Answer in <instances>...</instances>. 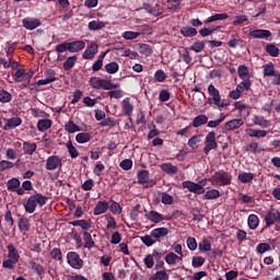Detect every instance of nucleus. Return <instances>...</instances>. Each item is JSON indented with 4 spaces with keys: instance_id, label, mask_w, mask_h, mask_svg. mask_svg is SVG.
Instances as JSON below:
<instances>
[{
    "instance_id": "nucleus-1",
    "label": "nucleus",
    "mask_w": 280,
    "mask_h": 280,
    "mask_svg": "<svg viewBox=\"0 0 280 280\" xmlns=\"http://www.w3.org/2000/svg\"><path fill=\"white\" fill-rule=\"evenodd\" d=\"M39 205L40 207H45L47 205V197L43 196L42 194H35L24 202V209L26 213H34L36 211V207Z\"/></svg>"
},
{
    "instance_id": "nucleus-2",
    "label": "nucleus",
    "mask_w": 280,
    "mask_h": 280,
    "mask_svg": "<svg viewBox=\"0 0 280 280\" xmlns=\"http://www.w3.org/2000/svg\"><path fill=\"white\" fill-rule=\"evenodd\" d=\"M89 82L90 86L96 91H100V89H103V91H113V89H119V84H115L106 79H101L100 77H92Z\"/></svg>"
},
{
    "instance_id": "nucleus-3",
    "label": "nucleus",
    "mask_w": 280,
    "mask_h": 280,
    "mask_svg": "<svg viewBox=\"0 0 280 280\" xmlns=\"http://www.w3.org/2000/svg\"><path fill=\"white\" fill-rule=\"evenodd\" d=\"M209 180H211V183H214V185L226 186L231 185V180H233V177L228 172L218 171L212 175L211 179Z\"/></svg>"
},
{
    "instance_id": "nucleus-4",
    "label": "nucleus",
    "mask_w": 280,
    "mask_h": 280,
    "mask_svg": "<svg viewBox=\"0 0 280 280\" xmlns=\"http://www.w3.org/2000/svg\"><path fill=\"white\" fill-rule=\"evenodd\" d=\"M208 93L210 95L209 103L213 104L218 108H224V101H222V96L220 95V90L215 88V85L210 84L208 86Z\"/></svg>"
},
{
    "instance_id": "nucleus-5",
    "label": "nucleus",
    "mask_w": 280,
    "mask_h": 280,
    "mask_svg": "<svg viewBox=\"0 0 280 280\" xmlns=\"http://www.w3.org/2000/svg\"><path fill=\"white\" fill-rule=\"evenodd\" d=\"M209 179H202L198 184L194 182H183L184 189H188L191 194L202 195L205 194V185Z\"/></svg>"
},
{
    "instance_id": "nucleus-6",
    "label": "nucleus",
    "mask_w": 280,
    "mask_h": 280,
    "mask_svg": "<svg viewBox=\"0 0 280 280\" xmlns=\"http://www.w3.org/2000/svg\"><path fill=\"white\" fill-rule=\"evenodd\" d=\"M67 262L74 270H81L84 267V260L80 258V255L75 252H70L67 254Z\"/></svg>"
},
{
    "instance_id": "nucleus-7",
    "label": "nucleus",
    "mask_w": 280,
    "mask_h": 280,
    "mask_svg": "<svg viewBox=\"0 0 280 280\" xmlns=\"http://www.w3.org/2000/svg\"><path fill=\"white\" fill-rule=\"evenodd\" d=\"M218 148V141L215 140V131H209L205 139L203 154H209L211 150Z\"/></svg>"
},
{
    "instance_id": "nucleus-8",
    "label": "nucleus",
    "mask_w": 280,
    "mask_h": 280,
    "mask_svg": "<svg viewBox=\"0 0 280 280\" xmlns=\"http://www.w3.org/2000/svg\"><path fill=\"white\" fill-rule=\"evenodd\" d=\"M62 167V159L58 155H50L46 160V170L48 172H54Z\"/></svg>"
},
{
    "instance_id": "nucleus-9",
    "label": "nucleus",
    "mask_w": 280,
    "mask_h": 280,
    "mask_svg": "<svg viewBox=\"0 0 280 280\" xmlns=\"http://www.w3.org/2000/svg\"><path fill=\"white\" fill-rule=\"evenodd\" d=\"M138 183L139 185H143V187H154L156 184L154 179H150V172L148 171L138 172Z\"/></svg>"
},
{
    "instance_id": "nucleus-10",
    "label": "nucleus",
    "mask_w": 280,
    "mask_h": 280,
    "mask_svg": "<svg viewBox=\"0 0 280 280\" xmlns=\"http://www.w3.org/2000/svg\"><path fill=\"white\" fill-rule=\"evenodd\" d=\"M100 49V46L97 43H92L83 52L82 58L84 60H93L95 56L97 55V51Z\"/></svg>"
},
{
    "instance_id": "nucleus-11",
    "label": "nucleus",
    "mask_w": 280,
    "mask_h": 280,
    "mask_svg": "<svg viewBox=\"0 0 280 280\" xmlns=\"http://www.w3.org/2000/svg\"><path fill=\"white\" fill-rule=\"evenodd\" d=\"M22 23L25 30H31V31L36 30V27H40V25H43L40 20L36 18H25L22 20Z\"/></svg>"
},
{
    "instance_id": "nucleus-12",
    "label": "nucleus",
    "mask_w": 280,
    "mask_h": 280,
    "mask_svg": "<svg viewBox=\"0 0 280 280\" xmlns=\"http://www.w3.org/2000/svg\"><path fill=\"white\" fill-rule=\"evenodd\" d=\"M233 106L236 110H238L241 117H248V115H250V107L246 103L237 101L233 104Z\"/></svg>"
},
{
    "instance_id": "nucleus-13",
    "label": "nucleus",
    "mask_w": 280,
    "mask_h": 280,
    "mask_svg": "<svg viewBox=\"0 0 280 280\" xmlns=\"http://www.w3.org/2000/svg\"><path fill=\"white\" fill-rule=\"evenodd\" d=\"M168 234H170V229L167 228H156L151 231V237H153L155 242L163 240V237H166V235Z\"/></svg>"
},
{
    "instance_id": "nucleus-14",
    "label": "nucleus",
    "mask_w": 280,
    "mask_h": 280,
    "mask_svg": "<svg viewBox=\"0 0 280 280\" xmlns=\"http://www.w3.org/2000/svg\"><path fill=\"white\" fill-rule=\"evenodd\" d=\"M86 47V44L83 40H74L68 43V48L70 54H78V51H82Z\"/></svg>"
},
{
    "instance_id": "nucleus-15",
    "label": "nucleus",
    "mask_w": 280,
    "mask_h": 280,
    "mask_svg": "<svg viewBox=\"0 0 280 280\" xmlns=\"http://www.w3.org/2000/svg\"><path fill=\"white\" fill-rule=\"evenodd\" d=\"M162 255L158 250H154L152 254H149L144 257L143 261L147 268H154V259H161Z\"/></svg>"
},
{
    "instance_id": "nucleus-16",
    "label": "nucleus",
    "mask_w": 280,
    "mask_h": 280,
    "mask_svg": "<svg viewBox=\"0 0 280 280\" xmlns=\"http://www.w3.org/2000/svg\"><path fill=\"white\" fill-rule=\"evenodd\" d=\"M121 108L124 115H126L127 117H130L132 113H135V105H132V103L130 102V97H126L125 100H122Z\"/></svg>"
},
{
    "instance_id": "nucleus-17",
    "label": "nucleus",
    "mask_w": 280,
    "mask_h": 280,
    "mask_svg": "<svg viewBox=\"0 0 280 280\" xmlns=\"http://www.w3.org/2000/svg\"><path fill=\"white\" fill-rule=\"evenodd\" d=\"M244 126V120L234 118L224 124V130H237Z\"/></svg>"
},
{
    "instance_id": "nucleus-18",
    "label": "nucleus",
    "mask_w": 280,
    "mask_h": 280,
    "mask_svg": "<svg viewBox=\"0 0 280 280\" xmlns=\"http://www.w3.org/2000/svg\"><path fill=\"white\" fill-rule=\"evenodd\" d=\"M147 220H149V222H153L154 224H159V222H163V220H165V217H163V214L151 210L149 213L145 214Z\"/></svg>"
},
{
    "instance_id": "nucleus-19",
    "label": "nucleus",
    "mask_w": 280,
    "mask_h": 280,
    "mask_svg": "<svg viewBox=\"0 0 280 280\" xmlns=\"http://www.w3.org/2000/svg\"><path fill=\"white\" fill-rule=\"evenodd\" d=\"M253 124L255 126H259L260 128H270L272 126V122L268 119H265L264 116H254L252 119Z\"/></svg>"
},
{
    "instance_id": "nucleus-20",
    "label": "nucleus",
    "mask_w": 280,
    "mask_h": 280,
    "mask_svg": "<svg viewBox=\"0 0 280 280\" xmlns=\"http://www.w3.org/2000/svg\"><path fill=\"white\" fill-rule=\"evenodd\" d=\"M21 124H23V120L20 117H12L7 120L3 130H14V128H18Z\"/></svg>"
},
{
    "instance_id": "nucleus-21",
    "label": "nucleus",
    "mask_w": 280,
    "mask_h": 280,
    "mask_svg": "<svg viewBox=\"0 0 280 280\" xmlns=\"http://www.w3.org/2000/svg\"><path fill=\"white\" fill-rule=\"evenodd\" d=\"M249 36H252V38H270L272 33L268 30H254L249 32Z\"/></svg>"
},
{
    "instance_id": "nucleus-22",
    "label": "nucleus",
    "mask_w": 280,
    "mask_h": 280,
    "mask_svg": "<svg viewBox=\"0 0 280 280\" xmlns=\"http://www.w3.org/2000/svg\"><path fill=\"white\" fill-rule=\"evenodd\" d=\"M109 205L107 201H98L94 208V215H102L108 211Z\"/></svg>"
},
{
    "instance_id": "nucleus-23",
    "label": "nucleus",
    "mask_w": 280,
    "mask_h": 280,
    "mask_svg": "<svg viewBox=\"0 0 280 280\" xmlns=\"http://www.w3.org/2000/svg\"><path fill=\"white\" fill-rule=\"evenodd\" d=\"M54 125V121H51V119H39L37 121V130H39V132H45L47 130H49V128H51V126Z\"/></svg>"
},
{
    "instance_id": "nucleus-24",
    "label": "nucleus",
    "mask_w": 280,
    "mask_h": 280,
    "mask_svg": "<svg viewBox=\"0 0 280 280\" xmlns=\"http://www.w3.org/2000/svg\"><path fill=\"white\" fill-rule=\"evenodd\" d=\"M165 261L168 266H176L178 261H183V256H178L174 252H171L166 255Z\"/></svg>"
},
{
    "instance_id": "nucleus-25",
    "label": "nucleus",
    "mask_w": 280,
    "mask_h": 280,
    "mask_svg": "<svg viewBox=\"0 0 280 280\" xmlns=\"http://www.w3.org/2000/svg\"><path fill=\"white\" fill-rule=\"evenodd\" d=\"M180 3H183V0H166V10L177 12V10H180Z\"/></svg>"
},
{
    "instance_id": "nucleus-26",
    "label": "nucleus",
    "mask_w": 280,
    "mask_h": 280,
    "mask_svg": "<svg viewBox=\"0 0 280 280\" xmlns=\"http://www.w3.org/2000/svg\"><path fill=\"white\" fill-rule=\"evenodd\" d=\"M277 71L275 70V63L268 62L262 66V74L264 78H270L271 75H275Z\"/></svg>"
},
{
    "instance_id": "nucleus-27",
    "label": "nucleus",
    "mask_w": 280,
    "mask_h": 280,
    "mask_svg": "<svg viewBox=\"0 0 280 280\" xmlns=\"http://www.w3.org/2000/svg\"><path fill=\"white\" fill-rule=\"evenodd\" d=\"M237 73L241 80H250V71H248V67L244 65L238 66Z\"/></svg>"
},
{
    "instance_id": "nucleus-28",
    "label": "nucleus",
    "mask_w": 280,
    "mask_h": 280,
    "mask_svg": "<svg viewBox=\"0 0 280 280\" xmlns=\"http://www.w3.org/2000/svg\"><path fill=\"white\" fill-rule=\"evenodd\" d=\"M78 62V56H71L66 59L63 62V71H71L75 63Z\"/></svg>"
},
{
    "instance_id": "nucleus-29",
    "label": "nucleus",
    "mask_w": 280,
    "mask_h": 280,
    "mask_svg": "<svg viewBox=\"0 0 280 280\" xmlns=\"http://www.w3.org/2000/svg\"><path fill=\"white\" fill-rule=\"evenodd\" d=\"M209 122V117L206 115H198L192 120V128H200V126H205V124Z\"/></svg>"
},
{
    "instance_id": "nucleus-30",
    "label": "nucleus",
    "mask_w": 280,
    "mask_h": 280,
    "mask_svg": "<svg viewBox=\"0 0 280 280\" xmlns=\"http://www.w3.org/2000/svg\"><path fill=\"white\" fill-rule=\"evenodd\" d=\"M36 148H38V145H36V143H31L27 141L23 142V151L25 154H28V156H32V154H34L36 152Z\"/></svg>"
},
{
    "instance_id": "nucleus-31",
    "label": "nucleus",
    "mask_w": 280,
    "mask_h": 280,
    "mask_svg": "<svg viewBox=\"0 0 280 280\" xmlns=\"http://www.w3.org/2000/svg\"><path fill=\"white\" fill-rule=\"evenodd\" d=\"M226 19H229V14L228 13H217L210 18H208L206 21H205V24H209V23H213L215 21H226Z\"/></svg>"
},
{
    "instance_id": "nucleus-32",
    "label": "nucleus",
    "mask_w": 280,
    "mask_h": 280,
    "mask_svg": "<svg viewBox=\"0 0 280 280\" xmlns=\"http://www.w3.org/2000/svg\"><path fill=\"white\" fill-rule=\"evenodd\" d=\"M161 170L170 175L178 174V166H174L172 163L162 164Z\"/></svg>"
},
{
    "instance_id": "nucleus-33",
    "label": "nucleus",
    "mask_w": 280,
    "mask_h": 280,
    "mask_svg": "<svg viewBox=\"0 0 280 280\" xmlns=\"http://www.w3.org/2000/svg\"><path fill=\"white\" fill-rule=\"evenodd\" d=\"M8 250H9V255H8V257H9V259H11V260H13V261H15V262H18L19 264V259H20V255H19V250H16V248L14 247V245H12V244H10V245H8Z\"/></svg>"
},
{
    "instance_id": "nucleus-34",
    "label": "nucleus",
    "mask_w": 280,
    "mask_h": 280,
    "mask_svg": "<svg viewBox=\"0 0 280 280\" xmlns=\"http://www.w3.org/2000/svg\"><path fill=\"white\" fill-rule=\"evenodd\" d=\"M89 30H91V32H97V30H104V27H106V23L102 22V21H91L88 25Z\"/></svg>"
},
{
    "instance_id": "nucleus-35",
    "label": "nucleus",
    "mask_w": 280,
    "mask_h": 280,
    "mask_svg": "<svg viewBox=\"0 0 280 280\" xmlns=\"http://www.w3.org/2000/svg\"><path fill=\"white\" fill-rule=\"evenodd\" d=\"M247 224L252 231H255L259 226V217L257 214H249L247 219Z\"/></svg>"
},
{
    "instance_id": "nucleus-36",
    "label": "nucleus",
    "mask_w": 280,
    "mask_h": 280,
    "mask_svg": "<svg viewBox=\"0 0 280 280\" xmlns=\"http://www.w3.org/2000/svg\"><path fill=\"white\" fill-rule=\"evenodd\" d=\"M105 71L106 73H109V75H115V73L119 71V63H117L116 61H112L105 65Z\"/></svg>"
},
{
    "instance_id": "nucleus-37",
    "label": "nucleus",
    "mask_w": 280,
    "mask_h": 280,
    "mask_svg": "<svg viewBox=\"0 0 280 280\" xmlns=\"http://www.w3.org/2000/svg\"><path fill=\"white\" fill-rule=\"evenodd\" d=\"M266 226H272L277 222V210L269 211L265 217Z\"/></svg>"
},
{
    "instance_id": "nucleus-38",
    "label": "nucleus",
    "mask_w": 280,
    "mask_h": 280,
    "mask_svg": "<svg viewBox=\"0 0 280 280\" xmlns=\"http://www.w3.org/2000/svg\"><path fill=\"white\" fill-rule=\"evenodd\" d=\"M105 220L107 222L106 224L107 231H115V229H117V221L115 220V217L110 214H106Z\"/></svg>"
},
{
    "instance_id": "nucleus-39",
    "label": "nucleus",
    "mask_w": 280,
    "mask_h": 280,
    "mask_svg": "<svg viewBox=\"0 0 280 280\" xmlns=\"http://www.w3.org/2000/svg\"><path fill=\"white\" fill-rule=\"evenodd\" d=\"M21 187V180H19V178H11L8 183H7V188L9 191H16V189H19Z\"/></svg>"
},
{
    "instance_id": "nucleus-40",
    "label": "nucleus",
    "mask_w": 280,
    "mask_h": 280,
    "mask_svg": "<svg viewBox=\"0 0 280 280\" xmlns=\"http://www.w3.org/2000/svg\"><path fill=\"white\" fill-rule=\"evenodd\" d=\"M84 240V248H94L95 242L93 241V236L89 232H84L83 234Z\"/></svg>"
},
{
    "instance_id": "nucleus-41",
    "label": "nucleus",
    "mask_w": 280,
    "mask_h": 280,
    "mask_svg": "<svg viewBox=\"0 0 280 280\" xmlns=\"http://www.w3.org/2000/svg\"><path fill=\"white\" fill-rule=\"evenodd\" d=\"M220 198V190L218 189H210L203 195V200H215Z\"/></svg>"
},
{
    "instance_id": "nucleus-42",
    "label": "nucleus",
    "mask_w": 280,
    "mask_h": 280,
    "mask_svg": "<svg viewBox=\"0 0 280 280\" xmlns=\"http://www.w3.org/2000/svg\"><path fill=\"white\" fill-rule=\"evenodd\" d=\"M65 130L69 132V135H73V132H80V127L73 122V120H69L66 126Z\"/></svg>"
},
{
    "instance_id": "nucleus-43",
    "label": "nucleus",
    "mask_w": 280,
    "mask_h": 280,
    "mask_svg": "<svg viewBox=\"0 0 280 280\" xmlns=\"http://www.w3.org/2000/svg\"><path fill=\"white\" fill-rule=\"evenodd\" d=\"M266 51L269 54V56H272V58L279 57L280 50L275 44H268L266 46Z\"/></svg>"
},
{
    "instance_id": "nucleus-44",
    "label": "nucleus",
    "mask_w": 280,
    "mask_h": 280,
    "mask_svg": "<svg viewBox=\"0 0 280 280\" xmlns=\"http://www.w3.org/2000/svg\"><path fill=\"white\" fill-rule=\"evenodd\" d=\"M109 211L114 215H121V211H122L121 205H119V202H117V201H110Z\"/></svg>"
},
{
    "instance_id": "nucleus-45",
    "label": "nucleus",
    "mask_w": 280,
    "mask_h": 280,
    "mask_svg": "<svg viewBox=\"0 0 280 280\" xmlns=\"http://www.w3.org/2000/svg\"><path fill=\"white\" fill-rule=\"evenodd\" d=\"M12 102V94L3 89L0 90V103L8 104Z\"/></svg>"
},
{
    "instance_id": "nucleus-46",
    "label": "nucleus",
    "mask_w": 280,
    "mask_h": 280,
    "mask_svg": "<svg viewBox=\"0 0 280 280\" xmlns=\"http://www.w3.org/2000/svg\"><path fill=\"white\" fill-rule=\"evenodd\" d=\"M253 178H255V175L253 173L243 172V173L238 174V180H240V183H243V184L250 183V180H253Z\"/></svg>"
},
{
    "instance_id": "nucleus-47",
    "label": "nucleus",
    "mask_w": 280,
    "mask_h": 280,
    "mask_svg": "<svg viewBox=\"0 0 280 280\" xmlns=\"http://www.w3.org/2000/svg\"><path fill=\"white\" fill-rule=\"evenodd\" d=\"M75 141L78 143H89V141H91V133L80 132V133L77 135Z\"/></svg>"
},
{
    "instance_id": "nucleus-48",
    "label": "nucleus",
    "mask_w": 280,
    "mask_h": 280,
    "mask_svg": "<svg viewBox=\"0 0 280 280\" xmlns=\"http://www.w3.org/2000/svg\"><path fill=\"white\" fill-rule=\"evenodd\" d=\"M250 86H253V82L250 80H243L238 85H236V89L242 93H245V91H250Z\"/></svg>"
},
{
    "instance_id": "nucleus-49",
    "label": "nucleus",
    "mask_w": 280,
    "mask_h": 280,
    "mask_svg": "<svg viewBox=\"0 0 280 280\" xmlns=\"http://www.w3.org/2000/svg\"><path fill=\"white\" fill-rule=\"evenodd\" d=\"M66 147H67V150H68L71 159H78V156H80V152L78 151V149H75L73 147V142L68 141Z\"/></svg>"
},
{
    "instance_id": "nucleus-50",
    "label": "nucleus",
    "mask_w": 280,
    "mask_h": 280,
    "mask_svg": "<svg viewBox=\"0 0 280 280\" xmlns=\"http://www.w3.org/2000/svg\"><path fill=\"white\" fill-rule=\"evenodd\" d=\"M202 141V136H192L188 140V145L191 148V150H196L198 148V143Z\"/></svg>"
},
{
    "instance_id": "nucleus-51",
    "label": "nucleus",
    "mask_w": 280,
    "mask_h": 280,
    "mask_svg": "<svg viewBox=\"0 0 280 280\" xmlns=\"http://www.w3.org/2000/svg\"><path fill=\"white\" fill-rule=\"evenodd\" d=\"M140 36L141 33L139 32L126 31L125 33H122V38H125V40H136V38Z\"/></svg>"
},
{
    "instance_id": "nucleus-52",
    "label": "nucleus",
    "mask_w": 280,
    "mask_h": 280,
    "mask_svg": "<svg viewBox=\"0 0 280 280\" xmlns=\"http://www.w3.org/2000/svg\"><path fill=\"white\" fill-rule=\"evenodd\" d=\"M199 250L201 253H209V250H211V242L207 238H203L200 243H199Z\"/></svg>"
},
{
    "instance_id": "nucleus-53",
    "label": "nucleus",
    "mask_w": 280,
    "mask_h": 280,
    "mask_svg": "<svg viewBox=\"0 0 280 280\" xmlns=\"http://www.w3.org/2000/svg\"><path fill=\"white\" fill-rule=\"evenodd\" d=\"M70 224H72V226H81L83 231H89V229H91V224H89V221L86 220L72 221Z\"/></svg>"
},
{
    "instance_id": "nucleus-54",
    "label": "nucleus",
    "mask_w": 280,
    "mask_h": 280,
    "mask_svg": "<svg viewBox=\"0 0 280 280\" xmlns=\"http://www.w3.org/2000/svg\"><path fill=\"white\" fill-rule=\"evenodd\" d=\"M218 30H220V26H212L210 28L205 27L199 31V34L203 37L211 36V34H213V32H218Z\"/></svg>"
},
{
    "instance_id": "nucleus-55",
    "label": "nucleus",
    "mask_w": 280,
    "mask_h": 280,
    "mask_svg": "<svg viewBox=\"0 0 280 280\" xmlns=\"http://www.w3.org/2000/svg\"><path fill=\"white\" fill-rule=\"evenodd\" d=\"M32 78H34V71L31 70L24 73V75L21 78V82L23 86H28Z\"/></svg>"
},
{
    "instance_id": "nucleus-56",
    "label": "nucleus",
    "mask_w": 280,
    "mask_h": 280,
    "mask_svg": "<svg viewBox=\"0 0 280 280\" xmlns=\"http://www.w3.org/2000/svg\"><path fill=\"white\" fill-rule=\"evenodd\" d=\"M248 22V15H236L233 21V25L235 27L240 25H244V23Z\"/></svg>"
},
{
    "instance_id": "nucleus-57",
    "label": "nucleus",
    "mask_w": 280,
    "mask_h": 280,
    "mask_svg": "<svg viewBox=\"0 0 280 280\" xmlns=\"http://www.w3.org/2000/svg\"><path fill=\"white\" fill-rule=\"evenodd\" d=\"M151 279H154V280H167V279H170V276L167 275V271L160 270V271H156L155 275L153 277H151Z\"/></svg>"
},
{
    "instance_id": "nucleus-58",
    "label": "nucleus",
    "mask_w": 280,
    "mask_h": 280,
    "mask_svg": "<svg viewBox=\"0 0 280 280\" xmlns=\"http://www.w3.org/2000/svg\"><path fill=\"white\" fill-rule=\"evenodd\" d=\"M190 49H191V51H195L196 54H200V51H203V50H205V42H197V43H194V44L190 46Z\"/></svg>"
},
{
    "instance_id": "nucleus-59",
    "label": "nucleus",
    "mask_w": 280,
    "mask_h": 280,
    "mask_svg": "<svg viewBox=\"0 0 280 280\" xmlns=\"http://www.w3.org/2000/svg\"><path fill=\"white\" fill-rule=\"evenodd\" d=\"M18 226L20 231H30V221L25 218L19 220Z\"/></svg>"
},
{
    "instance_id": "nucleus-60",
    "label": "nucleus",
    "mask_w": 280,
    "mask_h": 280,
    "mask_svg": "<svg viewBox=\"0 0 280 280\" xmlns=\"http://www.w3.org/2000/svg\"><path fill=\"white\" fill-rule=\"evenodd\" d=\"M141 241L145 246H153V244H156V238H154L152 234L142 236Z\"/></svg>"
},
{
    "instance_id": "nucleus-61",
    "label": "nucleus",
    "mask_w": 280,
    "mask_h": 280,
    "mask_svg": "<svg viewBox=\"0 0 280 280\" xmlns=\"http://www.w3.org/2000/svg\"><path fill=\"white\" fill-rule=\"evenodd\" d=\"M140 54L143 56H152V46L148 44L140 45Z\"/></svg>"
},
{
    "instance_id": "nucleus-62",
    "label": "nucleus",
    "mask_w": 280,
    "mask_h": 280,
    "mask_svg": "<svg viewBox=\"0 0 280 280\" xmlns=\"http://www.w3.org/2000/svg\"><path fill=\"white\" fill-rule=\"evenodd\" d=\"M154 80L156 82H163L164 80H167V74L165 73V71L163 70H158L155 73H154Z\"/></svg>"
},
{
    "instance_id": "nucleus-63",
    "label": "nucleus",
    "mask_w": 280,
    "mask_h": 280,
    "mask_svg": "<svg viewBox=\"0 0 280 280\" xmlns=\"http://www.w3.org/2000/svg\"><path fill=\"white\" fill-rule=\"evenodd\" d=\"M44 77L46 80H50V82H56V70L48 69L44 72Z\"/></svg>"
},
{
    "instance_id": "nucleus-64",
    "label": "nucleus",
    "mask_w": 280,
    "mask_h": 280,
    "mask_svg": "<svg viewBox=\"0 0 280 280\" xmlns=\"http://www.w3.org/2000/svg\"><path fill=\"white\" fill-rule=\"evenodd\" d=\"M182 34L184 36H196L198 34V31L194 27H184L182 28Z\"/></svg>"
}]
</instances>
